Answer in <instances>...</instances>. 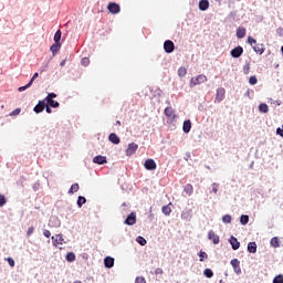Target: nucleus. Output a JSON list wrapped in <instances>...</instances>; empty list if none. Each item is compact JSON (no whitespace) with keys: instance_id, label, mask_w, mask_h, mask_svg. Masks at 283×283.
<instances>
[{"instance_id":"nucleus-13","label":"nucleus","mask_w":283,"mask_h":283,"mask_svg":"<svg viewBox=\"0 0 283 283\" xmlns=\"http://www.w3.org/2000/svg\"><path fill=\"white\" fill-rule=\"evenodd\" d=\"M145 169L154 171L156 169V161L154 159H147L144 164Z\"/></svg>"},{"instance_id":"nucleus-52","label":"nucleus","mask_w":283,"mask_h":283,"mask_svg":"<svg viewBox=\"0 0 283 283\" xmlns=\"http://www.w3.org/2000/svg\"><path fill=\"white\" fill-rule=\"evenodd\" d=\"M7 262L9 263V266L14 268V259L8 258Z\"/></svg>"},{"instance_id":"nucleus-54","label":"nucleus","mask_w":283,"mask_h":283,"mask_svg":"<svg viewBox=\"0 0 283 283\" xmlns=\"http://www.w3.org/2000/svg\"><path fill=\"white\" fill-rule=\"evenodd\" d=\"M50 235H52V232H50V230H44L43 231V237L44 238H50Z\"/></svg>"},{"instance_id":"nucleus-51","label":"nucleus","mask_w":283,"mask_h":283,"mask_svg":"<svg viewBox=\"0 0 283 283\" xmlns=\"http://www.w3.org/2000/svg\"><path fill=\"white\" fill-rule=\"evenodd\" d=\"M32 233H34V227H30L27 231V237L30 238V235H32Z\"/></svg>"},{"instance_id":"nucleus-57","label":"nucleus","mask_w":283,"mask_h":283,"mask_svg":"<svg viewBox=\"0 0 283 283\" xmlns=\"http://www.w3.org/2000/svg\"><path fill=\"white\" fill-rule=\"evenodd\" d=\"M45 109H46V114H52V108H50V106H45Z\"/></svg>"},{"instance_id":"nucleus-18","label":"nucleus","mask_w":283,"mask_h":283,"mask_svg":"<svg viewBox=\"0 0 283 283\" xmlns=\"http://www.w3.org/2000/svg\"><path fill=\"white\" fill-rule=\"evenodd\" d=\"M108 140L111 143H113V145H119L120 144V138L118 137V135H116L115 133H112L109 136H108Z\"/></svg>"},{"instance_id":"nucleus-26","label":"nucleus","mask_w":283,"mask_h":283,"mask_svg":"<svg viewBox=\"0 0 283 283\" xmlns=\"http://www.w3.org/2000/svg\"><path fill=\"white\" fill-rule=\"evenodd\" d=\"M198 256L200 262H205V260H209V254H207V252L202 250L198 252Z\"/></svg>"},{"instance_id":"nucleus-1","label":"nucleus","mask_w":283,"mask_h":283,"mask_svg":"<svg viewBox=\"0 0 283 283\" xmlns=\"http://www.w3.org/2000/svg\"><path fill=\"white\" fill-rule=\"evenodd\" d=\"M208 78L205 74H199L195 77H191L189 87H196L198 85H202V83H207Z\"/></svg>"},{"instance_id":"nucleus-44","label":"nucleus","mask_w":283,"mask_h":283,"mask_svg":"<svg viewBox=\"0 0 283 283\" xmlns=\"http://www.w3.org/2000/svg\"><path fill=\"white\" fill-rule=\"evenodd\" d=\"M249 83L250 85H258V77L255 75L251 76Z\"/></svg>"},{"instance_id":"nucleus-55","label":"nucleus","mask_w":283,"mask_h":283,"mask_svg":"<svg viewBox=\"0 0 283 283\" xmlns=\"http://www.w3.org/2000/svg\"><path fill=\"white\" fill-rule=\"evenodd\" d=\"M40 187H41V184L39 182L33 184V191H39Z\"/></svg>"},{"instance_id":"nucleus-10","label":"nucleus","mask_w":283,"mask_h":283,"mask_svg":"<svg viewBox=\"0 0 283 283\" xmlns=\"http://www.w3.org/2000/svg\"><path fill=\"white\" fill-rule=\"evenodd\" d=\"M124 224H127L128 227H134V224H136V212H132L124 221Z\"/></svg>"},{"instance_id":"nucleus-30","label":"nucleus","mask_w":283,"mask_h":283,"mask_svg":"<svg viewBox=\"0 0 283 283\" xmlns=\"http://www.w3.org/2000/svg\"><path fill=\"white\" fill-rule=\"evenodd\" d=\"M161 211H163L164 216H171V203L164 206L161 208Z\"/></svg>"},{"instance_id":"nucleus-45","label":"nucleus","mask_w":283,"mask_h":283,"mask_svg":"<svg viewBox=\"0 0 283 283\" xmlns=\"http://www.w3.org/2000/svg\"><path fill=\"white\" fill-rule=\"evenodd\" d=\"M273 283H283V275L279 274L273 279Z\"/></svg>"},{"instance_id":"nucleus-24","label":"nucleus","mask_w":283,"mask_h":283,"mask_svg":"<svg viewBox=\"0 0 283 283\" xmlns=\"http://www.w3.org/2000/svg\"><path fill=\"white\" fill-rule=\"evenodd\" d=\"M270 244L273 249H280V239L277 237L272 238Z\"/></svg>"},{"instance_id":"nucleus-19","label":"nucleus","mask_w":283,"mask_h":283,"mask_svg":"<svg viewBox=\"0 0 283 283\" xmlns=\"http://www.w3.org/2000/svg\"><path fill=\"white\" fill-rule=\"evenodd\" d=\"M104 266H105L106 269H113V266H114V258H112V256H106V258L104 259Z\"/></svg>"},{"instance_id":"nucleus-43","label":"nucleus","mask_w":283,"mask_h":283,"mask_svg":"<svg viewBox=\"0 0 283 283\" xmlns=\"http://www.w3.org/2000/svg\"><path fill=\"white\" fill-rule=\"evenodd\" d=\"M248 43L253 48V45H258V41L252 36L248 38Z\"/></svg>"},{"instance_id":"nucleus-25","label":"nucleus","mask_w":283,"mask_h":283,"mask_svg":"<svg viewBox=\"0 0 283 283\" xmlns=\"http://www.w3.org/2000/svg\"><path fill=\"white\" fill-rule=\"evenodd\" d=\"M248 251H249V253H256L258 252V244H255V242H250L248 244Z\"/></svg>"},{"instance_id":"nucleus-42","label":"nucleus","mask_w":283,"mask_h":283,"mask_svg":"<svg viewBox=\"0 0 283 283\" xmlns=\"http://www.w3.org/2000/svg\"><path fill=\"white\" fill-rule=\"evenodd\" d=\"M51 222H52L53 227H55V228L61 227V220H59L57 218H53L51 220Z\"/></svg>"},{"instance_id":"nucleus-28","label":"nucleus","mask_w":283,"mask_h":283,"mask_svg":"<svg viewBox=\"0 0 283 283\" xmlns=\"http://www.w3.org/2000/svg\"><path fill=\"white\" fill-rule=\"evenodd\" d=\"M259 112H261V114H269V105H266V103L260 104Z\"/></svg>"},{"instance_id":"nucleus-60","label":"nucleus","mask_w":283,"mask_h":283,"mask_svg":"<svg viewBox=\"0 0 283 283\" xmlns=\"http://www.w3.org/2000/svg\"><path fill=\"white\" fill-rule=\"evenodd\" d=\"M122 207H127V205H126V203H123Z\"/></svg>"},{"instance_id":"nucleus-35","label":"nucleus","mask_w":283,"mask_h":283,"mask_svg":"<svg viewBox=\"0 0 283 283\" xmlns=\"http://www.w3.org/2000/svg\"><path fill=\"white\" fill-rule=\"evenodd\" d=\"M61 36H62L61 30H57L54 34V38H53L54 42L55 43H61Z\"/></svg>"},{"instance_id":"nucleus-22","label":"nucleus","mask_w":283,"mask_h":283,"mask_svg":"<svg viewBox=\"0 0 283 283\" xmlns=\"http://www.w3.org/2000/svg\"><path fill=\"white\" fill-rule=\"evenodd\" d=\"M182 129H184L185 134H189V132H191V120L190 119H187L184 122Z\"/></svg>"},{"instance_id":"nucleus-39","label":"nucleus","mask_w":283,"mask_h":283,"mask_svg":"<svg viewBox=\"0 0 283 283\" xmlns=\"http://www.w3.org/2000/svg\"><path fill=\"white\" fill-rule=\"evenodd\" d=\"M78 191V184H73L69 190V193H76Z\"/></svg>"},{"instance_id":"nucleus-11","label":"nucleus","mask_w":283,"mask_h":283,"mask_svg":"<svg viewBox=\"0 0 283 283\" xmlns=\"http://www.w3.org/2000/svg\"><path fill=\"white\" fill-rule=\"evenodd\" d=\"M138 149V144H129L127 149H126V156H134Z\"/></svg>"},{"instance_id":"nucleus-29","label":"nucleus","mask_w":283,"mask_h":283,"mask_svg":"<svg viewBox=\"0 0 283 283\" xmlns=\"http://www.w3.org/2000/svg\"><path fill=\"white\" fill-rule=\"evenodd\" d=\"M184 193L191 196L193 193V186L191 184H188L184 188Z\"/></svg>"},{"instance_id":"nucleus-41","label":"nucleus","mask_w":283,"mask_h":283,"mask_svg":"<svg viewBox=\"0 0 283 283\" xmlns=\"http://www.w3.org/2000/svg\"><path fill=\"white\" fill-rule=\"evenodd\" d=\"M211 187H212V193H218V189H220V184L213 182Z\"/></svg>"},{"instance_id":"nucleus-9","label":"nucleus","mask_w":283,"mask_h":283,"mask_svg":"<svg viewBox=\"0 0 283 283\" xmlns=\"http://www.w3.org/2000/svg\"><path fill=\"white\" fill-rule=\"evenodd\" d=\"M45 107H48L45 99L40 101L38 103V105L34 106L33 112H35V114H41V112H43V109H45Z\"/></svg>"},{"instance_id":"nucleus-5","label":"nucleus","mask_w":283,"mask_h":283,"mask_svg":"<svg viewBox=\"0 0 283 283\" xmlns=\"http://www.w3.org/2000/svg\"><path fill=\"white\" fill-rule=\"evenodd\" d=\"M244 53V49L242 46H237L230 51L232 59H240L241 54Z\"/></svg>"},{"instance_id":"nucleus-48","label":"nucleus","mask_w":283,"mask_h":283,"mask_svg":"<svg viewBox=\"0 0 283 283\" xmlns=\"http://www.w3.org/2000/svg\"><path fill=\"white\" fill-rule=\"evenodd\" d=\"M8 202L4 195H0V207H3Z\"/></svg>"},{"instance_id":"nucleus-14","label":"nucleus","mask_w":283,"mask_h":283,"mask_svg":"<svg viewBox=\"0 0 283 283\" xmlns=\"http://www.w3.org/2000/svg\"><path fill=\"white\" fill-rule=\"evenodd\" d=\"M208 239L213 242V244H220V237L213 232V230H210L208 232Z\"/></svg>"},{"instance_id":"nucleus-12","label":"nucleus","mask_w":283,"mask_h":283,"mask_svg":"<svg viewBox=\"0 0 283 283\" xmlns=\"http://www.w3.org/2000/svg\"><path fill=\"white\" fill-rule=\"evenodd\" d=\"M107 8L112 14H118L120 12V6L116 2H111Z\"/></svg>"},{"instance_id":"nucleus-27","label":"nucleus","mask_w":283,"mask_h":283,"mask_svg":"<svg viewBox=\"0 0 283 283\" xmlns=\"http://www.w3.org/2000/svg\"><path fill=\"white\" fill-rule=\"evenodd\" d=\"M50 50H51L53 56H55V55H56V52H59V50H61V43H56V42H55V43L50 48Z\"/></svg>"},{"instance_id":"nucleus-2","label":"nucleus","mask_w":283,"mask_h":283,"mask_svg":"<svg viewBox=\"0 0 283 283\" xmlns=\"http://www.w3.org/2000/svg\"><path fill=\"white\" fill-rule=\"evenodd\" d=\"M53 98H56V94L49 93L44 101H45L46 105H49V107L56 108V107H59L60 104H59V102L54 101Z\"/></svg>"},{"instance_id":"nucleus-53","label":"nucleus","mask_w":283,"mask_h":283,"mask_svg":"<svg viewBox=\"0 0 283 283\" xmlns=\"http://www.w3.org/2000/svg\"><path fill=\"white\" fill-rule=\"evenodd\" d=\"M276 134L283 138V125L276 129Z\"/></svg>"},{"instance_id":"nucleus-17","label":"nucleus","mask_w":283,"mask_h":283,"mask_svg":"<svg viewBox=\"0 0 283 283\" xmlns=\"http://www.w3.org/2000/svg\"><path fill=\"white\" fill-rule=\"evenodd\" d=\"M191 210H182L181 220H185L186 222H191Z\"/></svg>"},{"instance_id":"nucleus-58","label":"nucleus","mask_w":283,"mask_h":283,"mask_svg":"<svg viewBox=\"0 0 283 283\" xmlns=\"http://www.w3.org/2000/svg\"><path fill=\"white\" fill-rule=\"evenodd\" d=\"M61 67H63V65H65V60H63L61 63H60Z\"/></svg>"},{"instance_id":"nucleus-7","label":"nucleus","mask_w":283,"mask_h":283,"mask_svg":"<svg viewBox=\"0 0 283 283\" xmlns=\"http://www.w3.org/2000/svg\"><path fill=\"white\" fill-rule=\"evenodd\" d=\"M175 49H176V46L172 41H170V40L165 41L164 50L167 54H171V52H174Z\"/></svg>"},{"instance_id":"nucleus-16","label":"nucleus","mask_w":283,"mask_h":283,"mask_svg":"<svg viewBox=\"0 0 283 283\" xmlns=\"http://www.w3.org/2000/svg\"><path fill=\"white\" fill-rule=\"evenodd\" d=\"M229 243L231 244L233 251H238L240 249V241L233 235L230 237Z\"/></svg>"},{"instance_id":"nucleus-61","label":"nucleus","mask_w":283,"mask_h":283,"mask_svg":"<svg viewBox=\"0 0 283 283\" xmlns=\"http://www.w3.org/2000/svg\"><path fill=\"white\" fill-rule=\"evenodd\" d=\"M281 52H282V54H283V46L281 48Z\"/></svg>"},{"instance_id":"nucleus-23","label":"nucleus","mask_w":283,"mask_h":283,"mask_svg":"<svg viewBox=\"0 0 283 283\" xmlns=\"http://www.w3.org/2000/svg\"><path fill=\"white\" fill-rule=\"evenodd\" d=\"M256 54H264V44H255L252 46Z\"/></svg>"},{"instance_id":"nucleus-47","label":"nucleus","mask_w":283,"mask_h":283,"mask_svg":"<svg viewBox=\"0 0 283 283\" xmlns=\"http://www.w3.org/2000/svg\"><path fill=\"white\" fill-rule=\"evenodd\" d=\"M19 114H21V108H15L9 114V116H19Z\"/></svg>"},{"instance_id":"nucleus-32","label":"nucleus","mask_w":283,"mask_h":283,"mask_svg":"<svg viewBox=\"0 0 283 283\" xmlns=\"http://www.w3.org/2000/svg\"><path fill=\"white\" fill-rule=\"evenodd\" d=\"M178 76H180V78L187 76V67L180 66V67L178 69Z\"/></svg>"},{"instance_id":"nucleus-49","label":"nucleus","mask_w":283,"mask_h":283,"mask_svg":"<svg viewBox=\"0 0 283 283\" xmlns=\"http://www.w3.org/2000/svg\"><path fill=\"white\" fill-rule=\"evenodd\" d=\"M135 283H147V281L143 276H137Z\"/></svg>"},{"instance_id":"nucleus-31","label":"nucleus","mask_w":283,"mask_h":283,"mask_svg":"<svg viewBox=\"0 0 283 283\" xmlns=\"http://www.w3.org/2000/svg\"><path fill=\"white\" fill-rule=\"evenodd\" d=\"M165 116H167L168 118H174V108L171 107H166L165 112H164Z\"/></svg>"},{"instance_id":"nucleus-4","label":"nucleus","mask_w":283,"mask_h":283,"mask_svg":"<svg viewBox=\"0 0 283 283\" xmlns=\"http://www.w3.org/2000/svg\"><path fill=\"white\" fill-rule=\"evenodd\" d=\"M36 78H39V73H34L32 78L29 81V83L24 86H20L18 88V92H25V90H30V87H32V83H34V81H36Z\"/></svg>"},{"instance_id":"nucleus-36","label":"nucleus","mask_w":283,"mask_h":283,"mask_svg":"<svg viewBox=\"0 0 283 283\" xmlns=\"http://www.w3.org/2000/svg\"><path fill=\"white\" fill-rule=\"evenodd\" d=\"M231 220H232V218L230 214H226L222 217L223 224H231Z\"/></svg>"},{"instance_id":"nucleus-15","label":"nucleus","mask_w":283,"mask_h":283,"mask_svg":"<svg viewBox=\"0 0 283 283\" xmlns=\"http://www.w3.org/2000/svg\"><path fill=\"white\" fill-rule=\"evenodd\" d=\"M93 163L95 165H105L107 164V157L97 155L93 158Z\"/></svg>"},{"instance_id":"nucleus-33","label":"nucleus","mask_w":283,"mask_h":283,"mask_svg":"<svg viewBox=\"0 0 283 283\" xmlns=\"http://www.w3.org/2000/svg\"><path fill=\"white\" fill-rule=\"evenodd\" d=\"M85 202H87V199H85V197L80 196L77 198V207L81 209V207H83L85 205Z\"/></svg>"},{"instance_id":"nucleus-40","label":"nucleus","mask_w":283,"mask_h":283,"mask_svg":"<svg viewBox=\"0 0 283 283\" xmlns=\"http://www.w3.org/2000/svg\"><path fill=\"white\" fill-rule=\"evenodd\" d=\"M203 275L211 279V277H213V271L211 269H206L203 271Z\"/></svg>"},{"instance_id":"nucleus-50","label":"nucleus","mask_w":283,"mask_h":283,"mask_svg":"<svg viewBox=\"0 0 283 283\" xmlns=\"http://www.w3.org/2000/svg\"><path fill=\"white\" fill-rule=\"evenodd\" d=\"M250 70H251V65L250 64H245L244 67H243V73L244 74H249Z\"/></svg>"},{"instance_id":"nucleus-20","label":"nucleus","mask_w":283,"mask_h":283,"mask_svg":"<svg viewBox=\"0 0 283 283\" xmlns=\"http://www.w3.org/2000/svg\"><path fill=\"white\" fill-rule=\"evenodd\" d=\"M199 10H201L202 12L209 10V0H200Z\"/></svg>"},{"instance_id":"nucleus-34","label":"nucleus","mask_w":283,"mask_h":283,"mask_svg":"<svg viewBox=\"0 0 283 283\" xmlns=\"http://www.w3.org/2000/svg\"><path fill=\"white\" fill-rule=\"evenodd\" d=\"M76 260V254L74 252H69L66 254V262H74Z\"/></svg>"},{"instance_id":"nucleus-59","label":"nucleus","mask_w":283,"mask_h":283,"mask_svg":"<svg viewBox=\"0 0 283 283\" xmlns=\"http://www.w3.org/2000/svg\"><path fill=\"white\" fill-rule=\"evenodd\" d=\"M116 124H117V125H120V120H117Z\"/></svg>"},{"instance_id":"nucleus-3","label":"nucleus","mask_w":283,"mask_h":283,"mask_svg":"<svg viewBox=\"0 0 283 283\" xmlns=\"http://www.w3.org/2000/svg\"><path fill=\"white\" fill-rule=\"evenodd\" d=\"M51 240H52L53 247H59V244H67V242L63 238V234H61V233L51 237Z\"/></svg>"},{"instance_id":"nucleus-38","label":"nucleus","mask_w":283,"mask_h":283,"mask_svg":"<svg viewBox=\"0 0 283 283\" xmlns=\"http://www.w3.org/2000/svg\"><path fill=\"white\" fill-rule=\"evenodd\" d=\"M136 242L140 244V247H145V244H147V240L143 237H137Z\"/></svg>"},{"instance_id":"nucleus-21","label":"nucleus","mask_w":283,"mask_h":283,"mask_svg":"<svg viewBox=\"0 0 283 283\" xmlns=\"http://www.w3.org/2000/svg\"><path fill=\"white\" fill-rule=\"evenodd\" d=\"M237 36L239 39H244V36H247V29H244L243 27H239L237 29Z\"/></svg>"},{"instance_id":"nucleus-56","label":"nucleus","mask_w":283,"mask_h":283,"mask_svg":"<svg viewBox=\"0 0 283 283\" xmlns=\"http://www.w3.org/2000/svg\"><path fill=\"white\" fill-rule=\"evenodd\" d=\"M155 275H163V269L157 268V269L155 270Z\"/></svg>"},{"instance_id":"nucleus-46","label":"nucleus","mask_w":283,"mask_h":283,"mask_svg":"<svg viewBox=\"0 0 283 283\" xmlns=\"http://www.w3.org/2000/svg\"><path fill=\"white\" fill-rule=\"evenodd\" d=\"M81 64L84 65V67H87V65H90V57H83Z\"/></svg>"},{"instance_id":"nucleus-6","label":"nucleus","mask_w":283,"mask_h":283,"mask_svg":"<svg viewBox=\"0 0 283 283\" xmlns=\"http://www.w3.org/2000/svg\"><path fill=\"white\" fill-rule=\"evenodd\" d=\"M230 264L237 275H240L242 273V269L240 268V261L238 259L231 260Z\"/></svg>"},{"instance_id":"nucleus-8","label":"nucleus","mask_w":283,"mask_h":283,"mask_svg":"<svg viewBox=\"0 0 283 283\" xmlns=\"http://www.w3.org/2000/svg\"><path fill=\"white\" fill-rule=\"evenodd\" d=\"M224 88L220 87L217 90L214 103H222L224 101Z\"/></svg>"},{"instance_id":"nucleus-37","label":"nucleus","mask_w":283,"mask_h":283,"mask_svg":"<svg viewBox=\"0 0 283 283\" xmlns=\"http://www.w3.org/2000/svg\"><path fill=\"white\" fill-rule=\"evenodd\" d=\"M240 223L241 224H249V216H247V214H242L241 217H240Z\"/></svg>"}]
</instances>
